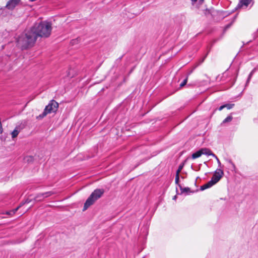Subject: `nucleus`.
Here are the masks:
<instances>
[{
  "label": "nucleus",
  "mask_w": 258,
  "mask_h": 258,
  "mask_svg": "<svg viewBox=\"0 0 258 258\" xmlns=\"http://www.w3.org/2000/svg\"><path fill=\"white\" fill-rule=\"evenodd\" d=\"M179 181V175L176 174L175 176V183L178 184Z\"/></svg>",
  "instance_id": "aec40b11"
},
{
  "label": "nucleus",
  "mask_w": 258,
  "mask_h": 258,
  "mask_svg": "<svg viewBox=\"0 0 258 258\" xmlns=\"http://www.w3.org/2000/svg\"><path fill=\"white\" fill-rule=\"evenodd\" d=\"M78 41H79L78 39H76V40H73L72 41L71 43H72V44H75V43H78Z\"/></svg>",
  "instance_id": "4be33fe9"
},
{
  "label": "nucleus",
  "mask_w": 258,
  "mask_h": 258,
  "mask_svg": "<svg viewBox=\"0 0 258 258\" xmlns=\"http://www.w3.org/2000/svg\"><path fill=\"white\" fill-rule=\"evenodd\" d=\"M214 158L217 160V162L219 164V166H220L221 165V162H220L219 159H218V158L217 156H216V157H214Z\"/></svg>",
  "instance_id": "b1692460"
},
{
  "label": "nucleus",
  "mask_w": 258,
  "mask_h": 258,
  "mask_svg": "<svg viewBox=\"0 0 258 258\" xmlns=\"http://www.w3.org/2000/svg\"><path fill=\"white\" fill-rule=\"evenodd\" d=\"M183 165H179L178 169L176 171V174L179 175V173L180 172L181 170H182V169L183 168Z\"/></svg>",
  "instance_id": "a211bd4d"
},
{
  "label": "nucleus",
  "mask_w": 258,
  "mask_h": 258,
  "mask_svg": "<svg viewBox=\"0 0 258 258\" xmlns=\"http://www.w3.org/2000/svg\"><path fill=\"white\" fill-rule=\"evenodd\" d=\"M58 107V103L52 100L45 108V113L48 114L51 112H56Z\"/></svg>",
  "instance_id": "20e7f679"
},
{
  "label": "nucleus",
  "mask_w": 258,
  "mask_h": 258,
  "mask_svg": "<svg viewBox=\"0 0 258 258\" xmlns=\"http://www.w3.org/2000/svg\"><path fill=\"white\" fill-rule=\"evenodd\" d=\"M104 192L103 189H96L87 199L84 204L83 211L86 210L90 206L92 205L95 201L100 198Z\"/></svg>",
  "instance_id": "f03ea898"
},
{
  "label": "nucleus",
  "mask_w": 258,
  "mask_h": 258,
  "mask_svg": "<svg viewBox=\"0 0 258 258\" xmlns=\"http://www.w3.org/2000/svg\"><path fill=\"white\" fill-rule=\"evenodd\" d=\"M236 16H235L233 18V21L230 24H228V25L225 26V27H224V32H225L228 29H229L231 27V26L232 25V23L235 21V20L236 19Z\"/></svg>",
  "instance_id": "f8f14e48"
},
{
  "label": "nucleus",
  "mask_w": 258,
  "mask_h": 258,
  "mask_svg": "<svg viewBox=\"0 0 258 258\" xmlns=\"http://www.w3.org/2000/svg\"><path fill=\"white\" fill-rule=\"evenodd\" d=\"M192 3L197 2L198 0H191Z\"/></svg>",
  "instance_id": "c85d7f7f"
},
{
  "label": "nucleus",
  "mask_w": 258,
  "mask_h": 258,
  "mask_svg": "<svg viewBox=\"0 0 258 258\" xmlns=\"http://www.w3.org/2000/svg\"><path fill=\"white\" fill-rule=\"evenodd\" d=\"M229 162L232 165V166H233V168L235 167V165L234 164V163L231 160H229Z\"/></svg>",
  "instance_id": "a878e982"
},
{
  "label": "nucleus",
  "mask_w": 258,
  "mask_h": 258,
  "mask_svg": "<svg viewBox=\"0 0 258 258\" xmlns=\"http://www.w3.org/2000/svg\"><path fill=\"white\" fill-rule=\"evenodd\" d=\"M224 172L222 170L220 169H217L215 171L213 176L211 178V180L208 181L207 183L201 186V190H204L206 189L212 187L220 180Z\"/></svg>",
  "instance_id": "7ed1b4c3"
},
{
  "label": "nucleus",
  "mask_w": 258,
  "mask_h": 258,
  "mask_svg": "<svg viewBox=\"0 0 258 258\" xmlns=\"http://www.w3.org/2000/svg\"><path fill=\"white\" fill-rule=\"evenodd\" d=\"M26 126L25 122H22L19 125H18L16 126L14 130L12 132V137L13 139L16 138L18 135L20 131L23 130Z\"/></svg>",
  "instance_id": "39448f33"
},
{
  "label": "nucleus",
  "mask_w": 258,
  "mask_h": 258,
  "mask_svg": "<svg viewBox=\"0 0 258 258\" xmlns=\"http://www.w3.org/2000/svg\"><path fill=\"white\" fill-rule=\"evenodd\" d=\"M187 79H188V77H187L183 81V82L180 84V87H183L184 85H185V84H186L187 82Z\"/></svg>",
  "instance_id": "f3484780"
},
{
  "label": "nucleus",
  "mask_w": 258,
  "mask_h": 258,
  "mask_svg": "<svg viewBox=\"0 0 258 258\" xmlns=\"http://www.w3.org/2000/svg\"><path fill=\"white\" fill-rule=\"evenodd\" d=\"M225 107H226L227 109H231L233 107L234 104H225Z\"/></svg>",
  "instance_id": "6ab92c4d"
},
{
  "label": "nucleus",
  "mask_w": 258,
  "mask_h": 258,
  "mask_svg": "<svg viewBox=\"0 0 258 258\" xmlns=\"http://www.w3.org/2000/svg\"><path fill=\"white\" fill-rule=\"evenodd\" d=\"M201 156H202V153H201V150H199L198 151L196 152L195 153H194L192 154L191 158L192 159H195L200 157Z\"/></svg>",
  "instance_id": "1a4fd4ad"
},
{
  "label": "nucleus",
  "mask_w": 258,
  "mask_h": 258,
  "mask_svg": "<svg viewBox=\"0 0 258 258\" xmlns=\"http://www.w3.org/2000/svg\"><path fill=\"white\" fill-rule=\"evenodd\" d=\"M181 192H188L190 191V188L189 187H184V188H181L180 187Z\"/></svg>",
  "instance_id": "dca6fc26"
},
{
  "label": "nucleus",
  "mask_w": 258,
  "mask_h": 258,
  "mask_svg": "<svg viewBox=\"0 0 258 258\" xmlns=\"http://www.w3.org/2000/svg\"><path fill=\"white\" fill-rule=\"evenodd\" d=\"M232 116H228L222 122V123H225L228 122H230L232 120Z\"/></svg>",
  "instance_id": "ddd939ff"
},
{
  "label": "nucleus",
  "mask_w": 258,
  "mask_h": 258,
  "mask_svg": "<svg viewBox=\"0 0 258 258\" xmlns=\"http://www.w3.org/2000/svg\"><path fill=\"white\" fill-rule=\"evenodd\" d=\"M19 2L20 0H9L6 5V8L9 10H13Z\"/></svg>",
  "instance_id": "423d86ee"
},
{
  "label": "nucleus",
  "mask_w": 258,
  "mask_h": 258,
  "mask_svg": "<svg viewBox=\"0 0 258 258\" xmlns=\"http://www.w3.org/2000/svg\"><path fill=\"white\" fill-rule=\"evenodd\" d=\"M41 195V193L40 194H38L36 197H35V201H41L42 200H43L44 199V197L43 196H40Z\"/></svg>",
  "instance_id": "4468645a"
},
{
  "label": "nucleus",
  "mask_w": 258,
  "mask_h": 258,
  "mask_svg": "<svg viewBox=\"0 0 258 258\" xmlns=\"http://www.w3.org/2000/svg\"><path fill=\"white\" fill-rule=\"evenodd\" d=\"M207 55H208V53H207V54H206V55L203 57V58L202 59V60L201 62H203L204 61V60H205V59L206 58V57H207Z\"/></svg>",
  "instance_id": "bb28decb"
},
{
  "label": "nucleus",
  "mask_w": 258,
  "mask_h": 258,
  "mask_svg": "<svg viewBox=\"0 0 258 258\" xmlns=\"http://www.w3.org/2000/svg\"><path fill=\"white\" fill-rule=\"evenodd\" d=\"M201 150V153H202V155H208V156H213V157H216V155L215 154H214V153H212V152L208 148H202L200 149Z\"/></svg>",
  "instance_id": "0eeeda50"
},
{
  "label": "nucleus",
  "mask_w": 258,
  "mask_h": 258,
  "mask_svg": "<svg viewBox=\"0 0 258 258\" xmlns=\"http://www.w3.org/2000/svg\"><path fill=\"white\" fill-rule=\"evenodd\" d=\"M204 2V0H199V3L202 4Z\"/></svg>",
  "instance_id": "cd10ccee"
},
{
  "label": "nucleus",
  "mask_w": 258,
  "mask_h": 258,
  "mask_svg": "<svg viewBox=\"0 0 258 258\" xmlns=\"http://www.w3.org/2000/svg\"><path fill=\"white\" fill-rule=\"evenodd\" d=\"M33 159V158L32 157H27L26 158H25V160H27L28 161H31Z\"/></svg>",
  "instance_id": "5701e85b"
},
{
  "label": "nucleus",
  "mask_w": 258,
  "mask_h": 258,
  "mask_svg": "<svg viewBox=\"0 0 258 258\" xmlns=\"http://www.w3.org/2000/svg\"><path fill=\"white\" fill-rule=\"evenodd\" d=\"M55 192H53V191H47V192H44V193H41V195L40 196H43L44 197V199H45V198H47L48 197H50L51 196V195L54 194Z\"/></svg>",
  "instance_id": "9d476101"
},
{
  "label": "nucleus",
  "mask_w": 258,
  "mask_h": 258,
  "mask_svg": "<svg viewBox=\"0 0 258 258\" xmlns=\"http://www.w3.org/2000/svg\"><path fill=\"white\" fill-rule=\"evenodd\" d=\"M47 114H45V109H44V110L42 114H40V115H39V117H40V118H43V117H44V116H45Z\"/></svg>",
  "instance_id": "412c9836"
},
{
  "label": "nucleus",
  "mask_w": 258,
  "mask_h": 258,
  "mask_svg": "<svg viewBox=\"0 0 258 258\" xmlns=\"http://www.w3.org/2000/svg\"><path fill=\"white\" fill-rule=\"evenodd\" d=\"M251 1V0H240V2L238 4L236 8H240L243 6H245V7H247L248 5L250 4Z\"/></svg>",
  "instance_id": "6e6552de"
},
{
  "label": "nucleus",
  "mask_w": 258,
  "mask_h": 258,
  "mask_svg": "<svg viewBox=\"0 0 258 258\" xmlns=\"http://www.w3.org/2000/svg\"><path fill=\"white\" fill-rule=\"evenodd\" d=\"M225 105H222V106H221L219 107V110H222L224 108H225Z\"/></svg>",
  "instance_id": "393cba45"
},
{
  "label": "nucleus",
  "mask_w": 258,
  "mask_h": 258,
  "mask_svg": "<svg viewBox=\"0 0 258 258\" xmlns=\"http://www.w3.org/2000/svg\"><path fill=\"white\" fill-rule=\"evenodd\" d=\"M52 30L50 23L44 21L35 24L30 30L22 34L17 39V44L22 49H26L34 45L38 37H48Z\"/></svg>",
  "instance_id": "f257e3e1"
},
{
  "label": "nucleus",
  "mask_w": 258,
  "mask_h": 258,
  "mask_svg": "<svg viewBox=\"0 0 258 258\" xmlns=\"http://www.w3.org/2000/svg\"><path fill=\"white\" fill-rule=\"evenodd\" d=\"M20 207H18L17 208H15V209L13 210L12 211H11L10 212H7V214L9 215H13L18 210Z\"/></svg>",
  "instance_id": "2eb2a0df"
},
{
  "label": "nucleus",
  "mask_w": 258,
  "mask_h": 258,
  "mask_svg": "<svg viewBox=\"0 0 258 258\" xmlns=\"http://www.w3.org/2000/svg\"><path fill=\"white\" fill-rule=\"evenodd\" d=\"M255 71V69H253L252 71L250 73V74H249V76H248V77L247 78V81H246V86H247L248 83H249L251 79V77L253 74V73H254V72Z\"/></svg>",
  "instance_id": "9b49d317"
}]
</instances>
